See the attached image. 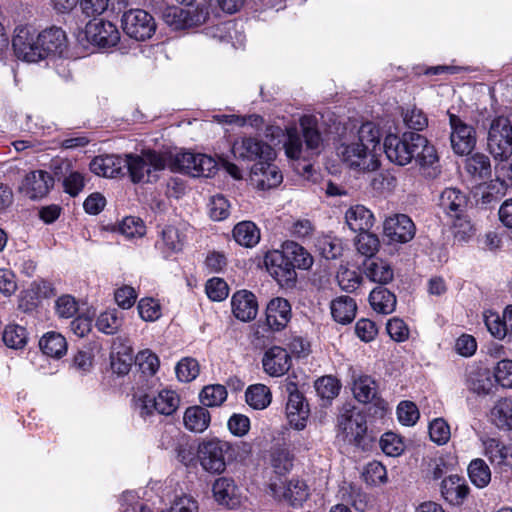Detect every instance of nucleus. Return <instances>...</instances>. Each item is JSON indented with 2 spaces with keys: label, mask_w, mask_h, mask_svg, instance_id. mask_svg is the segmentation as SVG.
I'll return each mask as SVG.
<instances>
[{
  "label": "nucleus",
  "mask_w": 512,
  "mask_h": 512,
  "mask_svg": "<svg viewBox=\"0 0 512 512\" xmlns=\"http://www.w3.org/2000/svg\"><path fill=\"white\" fill-rule=\"evenodd\" d=\"M383 149L387 158L400 166L407 165L415 159L425 178L434 179L441 172L434 146L416 132H405L401 137L394 134L387 135Z\"/></svg>",
  "instance_id": "obj_1"
},
{
  "label": "nucleus",
  "mask_w": 512,
  "mask_h": 512,
  "mask_svg": "<svg viewBox=\"0 0 512 512\" xmlns=\"http://www.w3.org/2000/svg\"><path fill=\"white\" fill-rule=\"evenodd\" d=\"M381 131L373 122L363 123L356 133L345 138L337 147V155L350 169L370 172L378 169Z\"/></svg>",
  "instance_id": "obj_2"
},
{
  "label": "nucleus",
  "mask_w": 512,
  "mask_h": 512,
  "mask_svg": "<svg viewBox=\"0 0 512 512\" xmlns=\"http://www.w3.org/2000/svg\"><path fill=\"white\" fill-rule=\"evenodd\" d=\"M299 126L300 131L296 128L287 130V140L284 143L285 154L293 160H307L311 155L319 154L323 137L315 116H302Z\"/></svg>",
  "instance_id": "obj_3"
},
{
  "label": "nucleus",
  "mask_w": 512,
  "mask_h": 512,
  "mask_svg": "<svg viewBox=\"0 0 512 512\" xmlns=\"http://www.w3.org/2000/svg\"><path fill=\"white\" fill-rule=\"evenodd\" d=\"M125 167L133 183H149L158 179V172L166 167V158L163 154L144 150L141 154H126Z\"/></svg>",
  "instance_id": "obj_4"
},
{
  "label": "nucleus",
  "mask_w": 512,
  "mask_h": 512,
  "mask_svg": "<svg viewBox=\"0 0 512 512\" xmlns=\"http://www.w3.org/2000/svg\"><path fill=\"white\" fill-rule=\"evenodd\" d=\"M338 429L344 441L366 450L374 437L368 433L365 416L355 407L346 405L338 416Z\"/></svg>",
  "instance_id": "obj_5"
},
{
  "label": "nucleus",
  "mask_w": 512,
  "mask_h": 512,
  "mask_svg": "<svg viewBox=\"0 0 512 512\" xmlns=\"http://www.w3.org/2000/svg\"><path fill=\"white\" fill-rule=\"evenodd\" d=\"M180 398L178 394L170 389H163L157 396L149 393L140 394L135 401V407L143 419L153 416L155 413L161 415H172L179 407Z\"/></svg>",
  "instance_id": "obj_6"
},
{
  "label": "nucleus",
  "mask_w": 512,
  "mask_h": 512,
  "mask_svg": "<svg viewBox=\"0 0 512 512\" xmlns=\"http://www.w3.org/2000/svg\"><path fill=\"white\" fill-rule=\"evenodd\" d=\"M487 145L496 160L512 156V113L498 116L491 121Z\"/></svg>",
  "instance_id": "obj_7"
},
{
  "label": "nucleus",
  "mask_w": 512,
  "mask_h": 512,
  "mask_svg": "<svg viewBox=\"0 0 512 512\" xmlns=\"http://www.w3.org/2000/svg\"><path fill=\"white\" fill-rule=\"evenodd\" d=\"M209 16L206 5L186 8L168 6L162 11L163 21L174 30L197 27L204 24Z\"/></svg>",
  "instance_id": "obj_8"
},
{
  "label": "nucleus",
  "mask_w": 512,
  "mask_h": 512,
  "mask_svg": "<svg viewBox=\"0 0 512 512\" xmlns=\"http://www.w3.org/2000/svg\"><path fill=\"white\" fill-rule=\"evenodd\" d=\"M230 448L228 442L218 439L204 441L197 448V459L206 472L221 474L226 469V454Z\"/></svg>",
  "instance_id": "obj_9"
},
{
  "label": "nucleus",
  "mask_w": 512,
  "mask_h": 512,
  "mask_svg": "<svg viewBox=\"0 0 512 512\" xmlns=\"http://www.w3.org/2000/svg\"><path fill=\"white\" fill-rule=\"evenodd\" d=\"M232 152L236 159L261 163L264 160H274L275 150L271 145L258 137H241L234 141Z\"/></svg>",
  "instance_id": "obj_10"
},
{
  "label": "nucleus",
  "mask_w": 512,
  "mask_h": 512,
  "mask_svg": "<svg viewBox=\"0 0 512 512\" xmlns=\"http://www.w3.org/2000/svg\"><path fill=\"white\" fill-rule=\"evenodd\" d=\"M123 31L137 41L150 39L156 31V22L151 14L143 9H130L121 19Z\"/></svg>",
  "instance_id": "obj_11"
},
{
  "label": "nucleus",
  "mask_w": 512,
  "mask_h": 512,
  "mask_svg": "<svg viewBox=\"0 0 512 512\" xmlns=\"http://www.w3.org/2000/svg\"><path fill=\"white\" fill-rule=\"evenodd\" d=\"M174 167L193 177H210L217 170V162L206 154L183 152L175 156Z\"/></svg>",
  "instance_id": "obj_12"
},
{
  "label": "nucleus",
  "mask_w": 512,
  "mask_h": 512,
  "mask_svg": "<svg viewBox=\"0 0 512 512\" xmlns=\"http://www.w3.org/2000/svg\"><path fill=\"white\" fill-rule=\"evenodd\" d=\"M12 46L17 58L26 62H38L43 58L41 47L31 27L21 26L15 29Z\"/></svg>",
  "instance_id": "obj_13"
},
{
  "label": "nucleus",
  "mask_w": 512,
  "mask_h": 512,
  "mask_svg": "<svg viewBox=\"0 0 512 512\" xmlns=\"http://www.w3.org/2000/svg\"><path fill=\"white\" fill-rule=\"evenodd\" d=\"M352 391L355 399L363 404H372L374 414L383 415L387 403L379 396L378 385L369 375L359 374L353 376Z\"/></svg>",
  "instance_id": "obj_14"
},
{
  "label": "nucleus",
  "mask_w": 512,
  "mask_h": 512,
  "mask_svg": "<svg viewBox=\"0 0 512 512\" xmlns=\"http://www.w3.org/2000/svg\"><path fill=\"white\" fill-rule=\"evenodd\" d=\"M285 391L288 393V401L286 404V414L289 423L297 430H302L306 427L310 410L302 393L299 392L297 384L293 381H288L285 384Z\"/></svg>",
  "instance_id": "obj_15"
},
{
  "label": "nucleus",
  "mask_w": 512,
  "mask_h": 512,
  "mask_svg": "<svg viewBox=\"0 0 512 512\" xmlns=\"http://www.w3.org/2000/svg\"><path fill=\"white\" fill-rule=\"evenodd\" d=\"M451 135L450 141L453 151L458 155H468L476 145V132L472 126L464 123L458 116H449Z\"/></svg>",
  "instance_id": "obj_16"
},
{
  "label": "nucleus",
  "mask_w": 512,
  "mask_h": 512,
  "mask_svg": "<svg viewBox=\"0 0 512 512\" xmlns=\"http://www.w3.org/2000/svg\"><path fill=\"white\" fill-rule=\"evenodd\" d=\"M188 225L185 223L165 225L159 231L155 246L167 254H177L183 251L187 242Z\"/></svg>",
  "instance_id": "obj_17"
},
{
  "label": "nucleus",
  "mask_w": 512,
  "mask_h": 512,
  "mask_svg": "<svg viewBox=\"0 0 512 512\" xmlns=\"http://www.w3.org/2000/svg\"><path fill=\"white\" fill-rule=\"evenodd\" d=\"M270 490L276 499L285 501L294 507L301 506L309 496L308 486L299 479L272 483L270 484Z\"/></svg>",
  "instance_id": "obj_18"
},
{
  "label": "nucleus",
  "mask_w": 512,
  "mask_h": 512,
  "mask_svg": "<svg viewBox=\"0 0 512 512\" xmlns=\"http://www.w3.org/2000/svg\"><path fill=\"white\" fill-rule=\"evenodd\" d=\"M54 179L50 173L43 170L31 171L25 175L19 185V192L31 200L45 197L53 187Z\"/></svg>",
  "instance_id": "obj_19"
},
{
  "label": "nucleus",
  "mask_w": 512,
  "mask_h": 512,
  "mask_svg": "<svg viewBox=\"0 0 512 512\" xmlns=\"http://www.w3.org/2000/svg\"><path fill=\"white\" fill-rule=\"evenodd\" d=\"M384 234L392 242L407 243L415 236L416 227L405 214L388 217L383 225Z\"/></svg>",
  "instance_id": "obj_20"
},
{
  "label": "nucleus",
  "mask_w": 512,
  "mask_h": 512,
  "mask_svg": "<svg viewBox=\"0 0 512 512\" xmlns=\"http://www.w3.org/2000/svg\"><path fill=\"white\" fill-rule=\"evenodd\" d=\"M272 161L264 160L261 163H255L251 168V181L260 190L275 188L283 180L281 171Z\"/></svg>",
  "instance_id": "obj_21"
},
{
  "label": "nucleus",
  "mask_w": 512,
  "mask_h": 512,
  "mask_svg": "<svg viewBox=\"0 0 512 512\" xmlns=\"http://www.w3.org/2000/svg\"><path fill=\"white\" fill-rule=\"evenodd\" d=\"M86 34L93 44L102 48L113 47L120 39L117 27L111 22L102 20L89 23L86 27Z\"/></svg>",
  "instance_id": "obj_22"
},
{
  "label": "nucleus",
  "mask_w": 512,
  "mask_h": 512,
  "mask_svg": "<svg viewBox=\"0 0 512 512\" xmlns=\"http://www.w3.org/2000/svg\"><path fill=\"white\" fill-rule=\"evenodd\" d=\"M262 365L268 375L279 377L289 371L291 367V357L284 348L273 346L265 352Z\"/></svg>",
  "instance_id": "obj_23"
},
{
  "label": "nucleus",
  "mask_w": 512,
  "mask_h": 512,
  "mask_svg": "<svg viewBox=\"0 0 512 512\" xmlns=\"http://www.w3.org/2000/svg\"><path fill=\"white\" fill-rule=\"evenodd\" d=\"M135 362L132 347L121 338H117L110 354V365L113 373L118 376L127 375Z\"/></svg>",
  "instance_id": "obj_24"
},
{
  "label": "nucleus",
  "mask_w": 512,
  "mask_h": 512,
  "mask_svg": "<svg viewBox=\"0 0 512 512\" xmlns=\"http://www.w3.org/2000/svg\"><path fill=\"white\" fill-rule=\"evenodd\" d=\"M264 264L270 275L280 285H290L296 282V264L291 258H264Z\"/></svg>",
  "instance_id": "obj_25"
},
{
  "label": "nucleus",
  "mask_w": 512,
  "mask_h": 512,
  "mask_svg": "<svg viewBox=\"0 0 512 512\" xmlns=\"http://www.w3.org/2000/svg\"><path fill=\"white\" fill-rule=\"evenodd\" d=\"M231 305L234 316L243 322L251 321L257 315V300L255 295L250 291H237L232 296Z\"/></svg>",
  "instance_id": "obj_26"
},
{
  "label": "nucleus",
  "mask_w": 512,
  "mask_h": 512,
  "mask_svg": "<svg viewBox=\"0 0 512 512\" xmlns=\"http://www.w3.org/2000/svg\"><path fill=\"white\" fill-rule=\"evenodd\" d=\"M468 204L465 193L455 187L444 189L439 196V207L450 217L463 215Z\"/></svg>",
  "instance_id": "obj_27"
},
{
  "label": "nucleus",
  "mask_w": 512,
  "mask_h": 512,
  "mask_svg": "<svg viewBox=\"0 0 512 512\" xmlns=\"http://www.w3.org/2000/svg\"><path fill=\"white\" fill-rule=\"evenodd\" d=\"M469 490L465 479L458 475H450L441 482V495L451 505H462Z\"/></svg>",
  "instance_id": "obj_28"
},
{
  "label": "nucleus",
  "mask_w": 512,
  "mask_h": 512,
  "mask_svg": "<svg viewBox=\"0 0 512 512\" xmlns=\"http://www.w3.org/2000/svg\"><path fill=\"white\" fill-rule=\"evenodd\" d=\"M291 306L284 298L272 299L266 308V323L270 329L279 331L289 322Z\"/></svg>",
  "instance_id": "obj_29"
},
{
  "label": "nucleus",
  "mask_w": 512,
  "mask_h": 512,
  "mask_svg": "<svg viewBox=\"0 0 512 512\" xmlns=\"http://www.w3.org/2000/svg\"><path fill=\"white\" fill-rule=\"evenodd\" d=\"M37 39L43 58L49 54H61L66 47V34L61 28L46 29L37 35Z\"/></svg>",
  "instance_id": "obj_30"
},
{
  "label": "nucleus",
  "mask_w": 512,
  "mask_h": 512,
  "mask_svg": "<svg viewBox=\"0 0 512 512\" xmlns=\"http://www.w3.org/2000/svg\"><path fill=\"white\" fill-rule=\"evenodd\" d=\"M363 268L366 277L379 284H387L394 278V270L384 258H366Z\"/></svg>",
  "instance_id": "obj_31"
},
{
  "label": "nucleus",
  "mask_w": 512,
  "mask_h": 512,
  "mask_svg": "<svg viewBox=\"0 0 512 512\" xmlns=\"http://www.w3.org/2000/svg\"><path fill=\"white\" fill-rule=\"evenodd\" d=\"M125 167V158L116 155L95 157L90 163V170L103 177L113 178L122 173Z\"/></svg>",
  "instance_id": "obj_32"
},
{
  "label": "nucleus",
  "mask_w": 512,
  "mask_h": 512,
  "mask_svg": "<svg viewBox=\"0 0 512 512\" xmlns=\"http://www.w3.org/2000/svg\"><path fill=\"white\" fill-rule=\"evenodd\" d=\"M212 491L215 500L221 505L234 508L239 504L237 487L231 478H218L213 484Z\"/></svg>",
  "instance_id": "obj_33"
},
{
  "label": "nucleus",
  "mask_w": 512,
  "mask_h": 512,
  "mask_svg": "<svg viewBox=\"0 0 512 512\" xmlns=\"http://www.w3.org/2000/svg\"><path fill=\"white\" fill-rule=\"evenodd\" d=\"M466 384L478 395H488L494 388V380L488 369L472 368L467 373Z\"/></svg>",
  "instance_id": "obj_34"
},
{
  "label": "nucleus",
  "mask_w": 512,
  "mask_h": 512,
  "mask_svg": "<svg viewBox=\"0 0 512 512\" xmlns=\"http://www.w3.org/2000/svg\"><path fill=\"white\" fill-rule=\"evenodd\" d=\"M345 221L352 231L361 233L373 226L374 217L366 207L355 205L346 211Z\"/></svg>",
  "instance_id": "obj_35"
},
{
  "label": "nucleus",
  "mask_w": 512,
  "mask_h": 512,
  "mask_svg": "<svg viewBox=\"0 0 512 512\" xmlns=\"http://www.w3.org/2000/svg\"><path fill=\"white\" fill-rule=\"evenodd\" d=\"M330 309L332 317L336 322L349 324L356 316L357 305L353 298L340 296L331 302Z\"/></svg>",
  "instance_id": "obj_36"
},
{
  "label": "nucleus",
  "mask_w": 512,
  "mask_h": 512,
  "mask_svg": "<svg viewBox=\"0 0 512 512\" xmlns=\"http://www.w3.org/2000/svg\"><path fill=\"white\" fill-rule=\"evenodd\" d=\"M372 308L381 314H391L395 311L397 299L394 293L385 287L374 288L369 295Z\"/></svg>",
  "instance_id": "obj_37"
},
{
  "label": "nucleus",
  "mask_w": 512,
  "mask_h": 512,
  "mask_svg": "<svg viewBox=\"0 0 512 512\" xmlns=\"http://www.w3.org/2000/svg\"><path fill=\"white\" fill-rule=\"evenodd\" d=\"M39 347L45 355L53 358H61L67 352L65 337L55 331L45 333L39 340Z\"/></svg>",
  "instance_id": "obj_38"
},
{
  "label": "nucleus",
  "mask_w": 512,
  "mask_h": 512,
  "mask_svg": "<svg viewBox=\"0 0 512 512\" xmlns=\"http://www.w3.org/2000/svg\"><path fill=\"white\" fill-rule=\"evenodd\" d=\"M210 420V413L202 406L187 408L183 417L185 427L192 432H203L209 426Z\"/></svg>",
  "instance_id": "obj_39"
},
{
  "label": "nucleus",
  "mask_w": 512,
  "mask_h": 512,
  "mask_svg": "<svg viewBox=\"0 0 512 512\" xmlns=\"http://www.w3.org/2000/svg\"><path fill=\"white\" fill-rule=\"evenodd\" d=\"M235 241L244 247H253L260 240V230L251 221L238 223L233 229Z\"/></svg>",
  "instance_id": "obj_40"
},
{
  "label": "nucleus",
  "mask_w": 512,
  "mask_h": 512,
  "mask_svg": "<svg viewBox=\"0 0 512 512\" xmlns=\"http://www.w3.org/2000/svg\"><path fill=\"white\" fill-rule=\"evenodd\" d=\"M247 404L257 410L265 409L272 400L270 389L264 384H254L245 392Z\"/></svg>",
  "instance_id": "obj_41"
},
{
  "label": "nucleus",
  "mask_w": 512,
  "mask_h": 512,
  "mask_svg": "<svg viewBox=\"0 0 512 512\" xmlns=\"http://www.w3.org/2000/svg\"><path fill=\"white\" fill-rule=\"evenodd\" d=\"M491 420L500 429H512V399L499 400L491 410Z\"/></svg>",
  "instance_id": "obj_42"
},
{
  "label": "nucleus",
  "mask_w": 512,
  "mask_h": 512,
  "mask_svg": "<svg viewBox=\"0 0 512 512\" xmlns=\"http://www.w3.org/2000/svg\"><path fill=\"white\" fill-rule=\"evenodd\" d=\"M465 169L473 177L488 178L491 175L490 159L482 153H476L466 159Z\"/></svg>",
  "instance_id": "obj_43"
},
{
  "label": "nucleus",
  "mask_w": 512,
  "mask_h": 512,
  "mask_svg": "<svg viewBox=\"0 0 512 512\" xmlns=\"http://www.w3.org/2000/svg\"><path fill=\"white\" fill-rule=\"evenodd\" d=\"M468 475L471 482L478 488L486 487L491 480L489 466L482 459H474L468 466Z\"/></svg>",
  "instance_id": "obj_44"
},
{
  "label": "nucleus",
  "mask_w": 512,
  "mask_h": 512,
  "mask_svg": "<svg viewBox=\"0 0 512 512\" xmlns=\"http://www.w3.org/2000/svg\"><path fill=\"white\" fill-rule=\"evenodd\" d=\"M226 398L227 390L220 384L205 386L200 393V401L206 407L220 406Z\"/></svg>",
  "instance_id": "obj_45"
},
{
  "label": "nucleus",
  "mask_w": 512,
  "mask_h": 512,
  "mask_svg": "<svg viewBox=\"0 0 512 512\" xmlns=\"http://www.w3.org/2000/svg\"><path fill=\"white\" fill-rule=\"evenodd\" d=\"M123 320L116 309L101 313L96 321V326L99 331L113 335L122 326Z\"/></svg>",
  "instance_id": "obj_46"
},
{
  "label": "nucleus",
  "mask_w": 512,
  "mask_h": 512,
  "mask_svg": "<svg viewBox=\"0 0 512 512\" xmlns=\"http://www.w3.org/2000/svg\"><path fill=\"white\" fill-rule=\"evenodd\" d=\"M336 278L340 288L349 293L354 292L362 282V276L357 270H352L342 265L337 272Z\"/></svg>",
  "instance_id": "obj_47"
},
{
  "label": "nucleus",
  "mask_w": 512,
  "mask_h": 512,
  "mask_svg": "<svg viewBox=\"0 0 512 512\" xmlns=\"http://www.w3.org/2000/svg\"><path fill=\"white\" fill-rule=\"evenodd\" d=\"M3 342L12 349H22L27 343L26 329L19 325H8L3 332Z\"/></svg>",
  "instance_id": "obj_48"
},
{
  "label": "nucleus",
  "mask_w": 512,
  "mask_h": 512,
  "mask_svg": "<svg viewBox=\"0 0 512 512\" xmlns=\"http://www.w3.org/2000/svg\"><path fill=\"white\" fill-rule=\"evenodd\" d=\"M315 389L322 399L330 401L339 394L341 384L333 376H323L315 382Z\"/></svg>",
  "instance_id": "obj_49"
},
{
  "label": "nucleus",
  "mask_w": 512,
  "mask_h": 512,
  "mask_svg": "<svg viewBox=\"0 0 512 512\" xmlns=\"http://www.w3.org/2000/svg\"><path fill=\"white\" fill-rule=\"evenodd\" d=\"M379 247L380 241L377 235L365 231L357 236L356 248L361 256H375Z\"/></svg>",
  "instance_id": "obj_50"
},
{
  "label": "nucleus",
  "mask_w": 512,
  "mask_h": 512,
  "mask_svg": "<svg viewBox=\"0 0 512 512\" xmlns=\"http://www.w3.org/2000/svg\"><path fill=\"white\" fill-rule=\"evenodd\" d=\"M134 363L139 367L143 374L150 376L154 375L158 371L160 364L158 356L148 349L140 351L135 356Z\"/></svg>",
  "instance_id": "obj_51"
},
{
  "label": "nucleus",
  "mask_w": 512,
  "mask_h": 512,
  "mask_svg": "<svg viewBox=\"0 0 512 512\" xmlns=\"http://www.w3.org/2000/svg\"><path fill=\"white\" fill-rule=\"evenodd\" d=\"M118 231L126 238L142 237L145 234V225L140 218L128 216L121 221Z\"/></svg>",
  "instance_id": "obj_52"
},
{
  "label": "nucleus",
  "mask_w": 512,
  "mask_h": 512,
  "mask_svg": "<svg viewBox=\"0 0 512 512\" xmlns=\"http://www.w3.org/2000/svg\"><path fill=\"white\" fill-rule=\"evenodd\" d=\"M486 455L489 457L491 462L503 464L506 462L509 456L512 457V451L509 447H506L499 440L490 439L486 443Z\"/></svg>",
  "instance_id": "obj_53"
},
{
  "label": "nucleus",
  "mask_w": 512,
  "mask_h": 512,
  "mask_svg": "<svg viewBox=\"0 0 512 512\" xmlns=\"http://www.w3.org/2000/svg\"><path fill=\"white\" fill-rule=\"evenodd\" d=\"M429 435L434 443L438 445L446 444L451 436L450 427L444 419L437 418L429 425Z\"/></svg>",
  "instance_id": "obj_54"
},
{
  "label": "nucleus",
  "mask_w": 512,
  "mask_h": 512,
  "mask_svg": "<svg viewBox=\"0 0 512 512\" xmlns=\"http://www.w3.org/2000/svg\"><path fill=\"white\" fill-rule=\"evenodd\" d=\"M343 498L358 511H365L370 503L368 495L355 485H349Z\"/></svg>",
  "instance_id": "obj_55"
},
{
  "label": "nucleus",
  "mask_w": 512,
  "mask_h": 512,
  "mask_svg": "<svg viewBox=\"0 0 512 512\" xmlns=\"http://www.w3.org/2000/svg\"><path fill=\"white\" fill-rule=\"evenodd\" d=\"M175 370L180 381L190 382L198 376L199 364L193 358H184L178 362Z\"/></svg>",
  "instance_id": "obj_56"
},
{
  "label": "nucleus",
  "mask_w": 512,
  "mask_h": 512,
  "mask_svg": "<svg viewBox=\"0 0 512 512\" xmlns=\"http://www.w3.org/2000/svg\"><path fill=\"white\" fill-rule=\"evenodd\" d=\"M484 321L489 332L498 339L507 337V327L505 326L504 316L495 312L484 314Z\"/></svg>",
  "instance_id": "obj_57"
},
{
  "label": "nucleus",
  "mask_w": 512,
  "mask_h": 512,
  "mask_svg": "<svg viewBox=\"0 0 512 512\" xmlns=\"http://www.w3.org/2000/svg\"><path fill=\"white\" fill-rule=\"evenodd\" d=\"M382 451L389 456H398L404 450L402 439L393 432H387L380 439Z\"/></svg>",
  "instance_id": "obj_58"
},
{
  "label": "nucleus",
  "mask_w": 512,
  "mask_h": 512,
  "mask_svg": "<svg viewBox=\"0 0 512 512\" xmlns=\"http://www.w3.org/2000/svg\"><path fill=\"white\" fill-rule=\"evenodd\" d=\"M316 247L320 256H341L343 254L341 240L329 236L319 238Z\"/></svg>",
  "instance_id": "obj_59"
},
{
  "label": "nucleus",
  "mask_w": 512,
  "mask_h": 512,
  "mask_svg": "<svg viewBox=\"0 0 512 512\" xmlns=\"http://www.w3.org/2000/svg\"><path fill=\"white\" fill-rule=\"evenodd\" d=\"M206 294L212 301H222L226 299L229 294L227 283L221 278H211L207 281L205 286Z\"/></svg>",
  "instance_id": "obj_60"
},
{
  "label": "nucleus",
  "mask_w": 512,
  "mask_h": 512,
  "mask_svg": "<svg viewBox=\"0 0 512 512\" xmlns=\"http://www.w3.org/2000/svg\"><path fill=\"white\" fill-rule=\"evenodd\" d=\"M419 415L417 406L411 401H402L397 407L398 420L403 425H414L419 419Z\"/></svg>",
  "instance_id": "obj_61"
},
{
  "label": "nucleus",
  "mask_w": 512,
  "mask_h": 512,
  "mask_svg": "<svg viewBox=\"0 0 512 512\" xmlns=\"http://www.w3.org/2000/svg\"><path fill=\"white\" fill-rule=\"evenodd\" d=\"M363 478L369 485L384 483L386 481V468L380 462H370L365 467Z\"/></svg>",
  "instance_id": "obj_62"
},
{
  "label": "nucleus",
  "mask_w": 512,
  "mask_h": 512,
  "mask_svg": "<svg viewBox=\"0 0 512 512\" xmlns=\"http://www.w3.org/2000/svg\"><path fill=\"white\" fill-rule=\"evenodd\" d=\"M230 203L222 195L213 196L210 202V217L215 221H222L230 214Z\"/></svg>",
  "instance_id": "obj_63"
},
{
  "label": "nucleus",
  "mask_w": 512,
  "mask_h": 512,
  "mask_svg": "<svg viewBox=\"0 0 512 512\" xmlns=\"http://www.w3.org/2000/svg\"><path fill=\"white\" fill-rule=\"evenodd\" d=\"M494 381L504 388H512V360H501L494 371Z\"/></svg>",
  "instance_id": "obj_64"
}]
</instances>
